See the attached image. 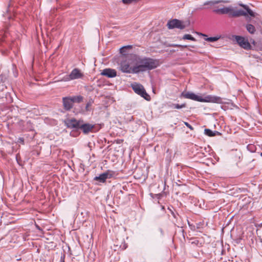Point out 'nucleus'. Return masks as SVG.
I'll return each mask as SVG.
<instances>
[{"label":"nucleus","mask_w":262,"mask_h":262,"mask_svg":"<svg viewBox=\"0 0 262 262\" xmlns=\"http://www.w3.org/2000/svg\"><path fill=\"white\" fill-rule=\"evenodd\" d=\"M239 5L242 7L245 10L242 9H237L231 6L226 7L216 8L213 10V12L217 14H228L230 17H238L242 16H246L248 14L251 17L255 16V13L249 7L245 4H239Z\"/></svg>","instance_id":"obj_1"},{"label":"nucleus","mask_w":262,"mask_h":262,"mask_svg":"<svg viewBox=\"0 0 262 262\" xmlns=\"http://www.w3.org/2000/svg\"><path fill=\"white\" fill-rule=\"evenodd\" d=\"M136 61L138 73L155 69L160 65L158 59L148 57H140L136 56Z\"/></svg>","instance_id":"obj_2"},{"label":"nucleus","mask_w":262,"mask_h":262,"mask_svg":"<svg viewBox=\"0 0 262 262\" xmlns=\"http://www.w3.org/2000/svg\"><path fill=\"white\" fill-rule=\"evenodd\" d=\"M136 62V55H134L130 59L128 58L122 61L120 63L119 69L124 73L138 74Z\"/></svg>","instance_id":"obj_3"},{"label":"nucleus","mask_w":262,"mask_h":262,"mask_svg":"<svg viewBox=\"0 0 262 262\" xmlns=\"http://www.w3.org/2000/svg\"><path fill=\"white\" fill-rule=\"evenodd\" d=\"M181 96L187 99H191L199 102H213L220 103L222 102V99L217 96H212L208 95L203 98L202 96L196 95L191 92H183Z\"/></svg>","instance_id":"obj_4"},{"label":"nucleus","mask_w":262,"mask_h":262,"mask_svg":"<svg viewBox=\"0 0 262 262\" xmlns=\"http://www.w3.org/2000/svg\"><path fill=\"white\" fill-rule=\"evenodd\" d=\"M132 87L134 92L138 95L149 101L150 99V96L146 93L143 86L141 84L134 83L132 84Z\"/></svg>","instance_id":"obj_5"},{"label":"nucleus","mask_w":262,"mask_h":262,"mask_svg":"<svg viewBox=\"0 0 262 262\" xmlns=\"http://www.w3.org/2000/svg\"><path fill=\"white\" fill-rule=\"evenodd\" d=\"M82 120H77L75 118L68 119L64 121L66 126L74 130L79 129Z\"/></svg>","instance_id":"obj_6"},{"label":"nucleus","mask_w":262,"mask_h":262,"mask_svg":"<svg viewBox=\"0 0 262 262\" xmlns=\"http://www.w3.org/2000/svg\"><path fill=\"white\" fill-rule=\"evenodd\" d=\"M115 172L113 171L108 170L106 172L100 174L99 176L95 177L94 180L101 183H104L107 179H111L115 176Z\"/></svg>","instance_id":"obj_7"},{"label":"nucleus","mask_w":262,"mask_h":262,"mask_svg":"<svg viewBox=\"0 0 262 262\" xmlns=\"http://www.w3.org/2000/svg\"><path fill=\"white\" fill-rule=\"evenodd\" d=\"M167 25L169 29L178 28L182 30L184 29L186 27L182 21L177 19L169 20Z\"/></svg>","instance_id":"obj_8"},{"label":"nucleus","mask_w":262,"mask_h":262,"mask_svg":"<svg viewBox=\"0 0 262 262\" xmlns=\"http://www.w3.org/2000/svg\"><path fill=\"white\" fill-rule=\"evenodd\" d=\"M235 38L237 43L242 48L246 50H249L251 49V46L250 43L249 42L248 39L240 36H235Z\"/></svg>","instance_id":"obj_9"},{"label":"nucleus","mask_w":262,"mask_h":262,"mask_svg":"<svg viewBox=\"0 0 262 262\" xmlns=\"http://www.w3.org/2000/svg\"><path fill=\"white\" fill-rule=\"evenodd\" d=\"M94 127V125L90 124V123H85L82 120L79 129L82 130V132L84 134H87L91 132L92 129Z\"/></svg>","instance_id":"obj_10"},{"label":"nucleus","mask_w":262,"mask_h":262,"mask_svg":"<svg viewBox=\"0 0 262 262\" xmlns=\"http://www.w3.org/2000/svg\"><path fill=\"white\" fill-rule=\"evenodd\" d=\"M62 103L64 110L70 111L73 106V103L71 97L62 98Z\"/></svg>","instance_id":"obj_11"},{"label":"nucleus","mask_w":262,"mask_h":262,"mask_svg":"<svg viewBox=\"0 0 262 262\" xmlns=\"http://www.w3.org/2000/svg\"><path fill=\"white\" fill-rule=\"evenodd\" d=\"M101 74L108 78H113L116 76L117 72L114 69L107 68L104 69L101 72Z\"/></svg>","instance_id":"obj_12"},{"label":"nucleus","mask_w":262,"mask_h":262,"mask_svg":"<svg viewBox=\"0 0 262 262\" xmlns=\"http://www.w3.org/2000/svg\"><path fill=\"white\" fill-rule=\"evenodd\" d=\"M82 74L78 69H74L69 75V80H73L82 77Z\"/></svg>","instance_id":"obj_13"},{"label":"nucleus","mask_w":262,"mask_h":262,"mask_svg":"<svg viewBox=\"0 0 262 262\" xmlns=\"http://www.w3.org/2000/svg\"><path fill=\"white\" fill-rule=\"evenodd\" d=\"M204 133L205 135L209 137H214L217 135H221V133L216 130L212 131L210 129H205Z\"/></svg>","instance_id":"obj_14"},{"label":"nucleus","mask_w":262,"mask_h":262,"mask_svg":"<svg viewBox=\"0 0 262 262\" xmlns=\"http://www.w3.org/2000/svg\"><path fill=\"white\" fill-rule=\"evenodd\" d=\"M73 103H80L83 100V97L81 95L74 96L71 97Z\"/></svg>","instance_id":"obj_15"},{"label":"nucleus","mask_w":262,"mask_h":262,"mask_svg":"<svg viewBox=\"0 0 262 262\" xmlns=\"http://www.w3.org/2000/svg\"><path fill=\"white\" fill-rule=\"evenodd\" d=\"M246 28L248 32L251 34H253L256 31L255 27L250 24H247L246 25Z\"/></svg>","instance_id":"obj_16"},{"label":"nucleus","mask_w":262,"mask_h":262,"mask_svg":"<svg viewBox=\"0 0 262 262\" xmlns=\"http://www.w3.org/2000/svg\"><path fill=\"white\" fill-rule=\"evenodd\" d=\"M227 1H223V0H219V1H208L205 2L204 4V5H214L216 4H219L220 3H227Z\"/></svg>","instance_id":"obj_17"},{"label":"nucleus","mask_w":262,"mask_h":262,"mask_svg":"<svg viewBox=\"0 0 262 262\" xmlns=\"http://www.w3.org/2000/svg\"><path fill=\"white\" fill-rule=\"evenodd\" d=\"M183 39H188L192 41H195L196 39L192 35L190 34H185L182 38Z\"/></svg>","instance_id":"obj_18"},{"label":"nucleus","mask_w":262,"mask_h":262,"mask_svg":"<svg viewBox=\"0 0 262 262\" xmlns=\"http://www.w3.org/2000/svg\"><path fill=\"white\" fill-rule=\"evenodd\" d=\"M132 47L130 46H124L120 48V52L121 54L123 55H126V50L127 49L131 48Z\"/></svg>","instance_id":"obj_19"},{"label":"nucleus","mask_w":262,"mask_h":262,"mask_svg":"<svg viewBox=\"0 0 262 262\" xmlns=\"http://www.w3.org/2000/svg\"><path fill=\"white\" fill-rule=\"evenodd\" d=\"M219 37H207L205 38V40L210 41V42H214L219 39Z\"/></svg>","instance_id":"obj_20"},{"label":"nucleus","mask_w":262,"mask_h":262,"mask_svg":"<svg viewBox=\"0 0 262 262\" xmlns=\"http://www.w3.org/2000/svg\"><path fill=\"white\" fill-rule=\"evenodd\" d=\"M174 108L177 109L182 108L183 107H185V104H173Z\"/></svg>","instance_id":"obj_21"},{"label":"nucleus","mask_w":262,"mask_h":262,"mask_svg":"<svg viewBox=\"0 0 262 262\" xmlns=\"http://www.w3.org/2000/svg\"><path fill=\"white\" fill-rule=\"evenodd\" d=\"M138 0H122L123 3L125 4H129L134 2H137Z\"/></svg>","instance_id":"obj_22"},{"label":"nucleus","mask_w":262,"mask_h":262,"mask_svg":"<svg viewBox=\"0 0 262 262\" xmlns=\"http://www.w3.org/2000/svg\"><path fill=\"white\" fill-rule=\"evenodd\" d=\"M7 79V76L5 75L1 74L0 75V83L2 82H4Z\"/></svg>","instance_id":"obj_23"},{"label":"nucleus","mask_w":262,"mask_h":262,"mask_svg":"<svg viewBox=\"0 0 262 262\" xmlns=\"http://www.w3.org/2000/svg\"><path fill=\"white\" fill-rule=\"evenodd\" d=\"M184 124L187 127H188L190 130H193V127L190 124H189L188 122H184Z\"/></svg>","instance_id":"obj_24"},{"label":"nucleus","mask_w":262,"mask_h":262,"mask_svg":"<svg viewBox=\"0 0 262 262\" xmlns=\"http://www.w3.org/2000/svg\"><path fill=\"white\" fill-rule=\"evenodd\" d=\"M170 46L173 47H184V48H186L187 47L186 45L181 46V45H177V44H172V45H170Z\"/></svg>","instance_id":"obj_25"},{"label":"nucleus","mask_w":262,"mask_h":262,"mask_svg":"<svg viewBox=\"0 0 262 262\" xmlns=\"http://www.w3.org/2000/svg\"><path fill=\"white\" fill-rule=\"evenodd\" d=\"M91 105V102H88L86 104V106H85V109L86 111H89V107Z\"/></svg>","instance_id":"obj_26"},{"label":"nucleus","mask_w":262,"mask_h":262,"mask_svg":"<svg viewBox=\"0 0 262 262\" xmlns=\"http://www.w3.org/2000/svg\"><path fill=\"white\" fill-rule=\"evenodd\" d=\"M189 225L192 230H194L195 229L194 226L190 225L189 224Z\"/></svg>","instance_id":"obj_27"},{"label":"nucleus","mask_w":262,"mask_h":262,"mask_svg":"<svg viewBox=\"0 0 262 262\" xmlns=\"http://www.w3.org/2000/svg\"><path fill=\"white\" fill-rule=\"evenodd\" d=\"M20 142L22 143H24V139H20Z\"/></svg>","instance_id":"obj_28"},{"label":"nucleus","mask_w":262,"mask_h":262,"mask_svg":"<svg viewBox=\"0 0 262 262\" xmlns=\"http://www.w3.org/2000/svg\"><path fill=\"white\" fill-rule=\"evenodd\" d=\"M36 227L38 229H39L40 230H41L40 228L37 225Z\"/></svg>","instance_id":"obj_29"},{"label":"nucleus","mask_w":262,"mask_h":262,"mask_svg":"<svg viewBox=\"0 0 262 262\" xmlns=\"http://www.w3.org/2000/svg\"><path fill=\"white\" fill-rule=\"evenodd\" d=\"M202 35H203V36H206V35H205V34H202Z\"/></svg>","instance_id":"obj_30"}]
</instances>
